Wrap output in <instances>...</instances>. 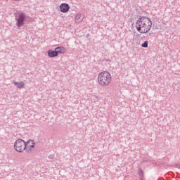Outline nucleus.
I'll use <instances>...</instances> for the list:
<instances>
[{
	"mask_svg": "<svg viewBox=\"0 0 180 180\" xmlns=\"http://www.w3.org/2000/svg\"><path fill=\"white\" fill-rule=\"evenodd\" d=\"M55 51H56V53L58 56V54H61V53H64V47L58 46L55 49Z\"/></svg>",
	"mask_w": 180,
	"mask_h": 180,
	"instance_id": "9",
	"label": "nucleus"
},
{
	"mask_svg": "<svg viewBox=\"0 0 180 180\" xmlns=\"http://www.w3.org/2000/svg\"><path fill=\"white\" fill-rule=\"evenodd\" d=\"M26 148V142L21 139H18L14 143V149L17 153H23Z\"/></svg>",
	"mask_w": 180,
	"mask_h": 180,
	"instance_id": "4",
	"label": "nucleus"
},
{
	"mask_svg": "<svg viewBox=\"0 0 180 180\" xmlns=\"http://www.w3.org/2000/svg\"><path fill=\"white\" fill-rule=\"evenodd\" d=\"M13 84L15 85V86L18 87V89H22V88H25V82H18L16 81H13Z\"/></svg>",
	"mask_w": 180,
	"mask_h": 180,
	"instance_id": "7",
	"label": "nucleus"
},
{
	"mask_svg": "<svg viewBox=\"0 0 180 180\" xmlns=\"http://www.w3.org/2000/svg\"><path fill=\"white\" fill-rule=\"evenodd\" d=\"M54 158V155H53L49 157V158Z\"/></svg>",
	"mask_w": 180,
	"mask_h": 180,
	"instance_id": "13",
	"label": "nucleus"
},
{
	"mask_svg": "<svg viewBox=\"0 0 180 180\" xmlns=\"http://www.w3.org/2000/svg\"><path fill=\"white\" fill-rule=\"evenodd\" d=\"M30 143H33V140H29L27 143H25V150L27 153H32V148H34L33 145L30 146Z\"/></svg>",
	"mask_w": 180,
	"mask_h": 180,
	"instance_id": "6",
	"label": "nucleus"
},
{
	"mask_svg": "<svg viewBox=\"0 0 180 180\" xmlns=\"http://www.w3.org/2000/svg\"><path fill=\"white\" fill-rule=\"evenodd\" d=\"M81 16H82L81 13H77L75 16L76 20H79V19H81Z\"/></svg>",
	"mask_w": 180,
	"mask_h": 180,
	"instance_id": "11",
	"label": "nucleus"
},
{
	"mask_svg": "<svg viewBox=\"0 0 180 180\" xmlns=\"http://www.w3.org/2000/svg\"><path fill=\"white\" fill-rule=\"evenodd\" d=\"M58 53L56 51L53 50H49L48 51V56L50 57V58H54V57H57Z\"/></svg>",
	"mask_w": 180,
	"mask_h": 180,
	"instance_id": "8",
	"label": "nucleus"
},
{
	"mask_svg": "<svg viewBox=\"0 0 180 180\" xmlns=\"http://www.w3.org/2000/svg\"><path fill=\"white\" fill-rule=\"evenodd\" d=\"M98 82L101 86H108L112 82V75L108 71H103L98 74Z\"/></svg>",
	"mask_w": 180,
	"mask_h": 180,
	"instance_id": "2",
	"label": "nucleus"
},
{
	"mask_svg": "<svg viewBox=\"0 0 180 180\" xmlns=\"http://www.w3.org/2000/svg\"><path fill=\"white\" fill-rule=\"evenodd\" d=\"M27 18H29V16L23 12L17 13L15 18L16 20V26H18V27H22V26L25 25V21Z\"/></svg>",
	"mask_w": 180,
	"mask_h": 180,
	"instance_id": "3",
	"label": "nucleus"
},
{
	"mask_svg": "<svg viewBox=\"0 0 180 180\" xmlns=\"http://www.w3.org/2000/svg\"><path fill=\"white\" fill-rule=\"evenodd\" d=\"M34 141H32V143H29V146H34Z\"/></svg>",
	"mask_w": 180,
	"mask_h": 180,
	"instance_id": "12",
	"label": "nucleus"
},
{
	"mask_svg": "<svg viewBox=\"0 0 180 180\" xmlns=\"http://www.w3.org/2000/svg\"><path fill=\"white\" fill-rule=\"evenodd\" d=\"M14 1H19V0H14Z\"/></svg>",
	"mask_w": 180,
	"mask_h": 180,
	"instance_id": "15",
	"label": "nucleus"
},
{
	"mask_svg": "<svg viewBox=\"0 0 180 180\" xmlns=\"http://www.w3.org/2000/svg\"><path fill=\"white\" fill-rule=\"evenodd\" d=\"M141 47L147 49V47H148V41H145L144 43L141 44Z\"/></svg>",
	"mask_w": 180,
	"mask_h": 180,
	"instance_id": "10",
	"label": "nucleus"
},
{
	"mask_svg": "<svg viewBox=\"0 0 180 180\" xmlns=\"http://www.w3.org/2000/svg\"><path fill=\"white\" fill-rule=\"evenodd\" d=\"M59 8L63 13H67L70 11V5L67 3H63L60 5Z\"/></svg>",
	"mask_w": 180,
	"mask_h": 180,
	"instance_id": "5",
	"label": "nucleus"
},
{
	"mask_svg": "<svg viewBox=\"0 0 180 180\" xmlns=\"http://www.w3.org/2000/svg\"><path fill=\"white\" fill-rule=\"evenodd\" d=\"M153 27V21L146 16H141L136 22V29L139 33H148Z\"/></svg>",
	"mask_w": 180,
	"mask_h": 180,
	"instance_id": "1",
	"label": "nucleus"
},
{
	"mask_svg": "<svg viewBox=\"0 0 180 180\" xmlns=\"http://www.w3.org/2000/svg\"><path fill=\"white\" fill-rule=\"evenodd\" d=\"M140 175H143V172H141V174H140Z\"/></svg>",
	"mask_w": 180,
	"mask_h": 180,
	"instance_id": "14",
	"label": "nucleus"
}]
</instances>
